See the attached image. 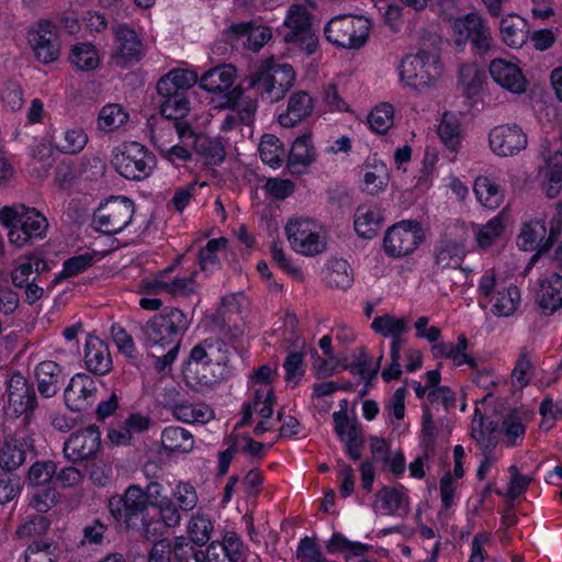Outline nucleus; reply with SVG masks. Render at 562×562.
Returning a JSON list of instances; mask_svg holds the SVG:
<instances>
[{"instance_id":"34","label":"nucleus","mask_w":562,"mask_h":562,"mask_svg":"<svg viewBox=\"0 0 562 562\" xmlns=\"http://www.w3.org/2000/svg\"><path fill=\"white\" fill-rule=\"evenodd\" d=\"M231 38L252 52L260 50L272 36L268 26L257 22H240L229 26Z\"/></svg>"},{"instance_id":"19","label":"nucleus","mask_w":562,"mask_h":562,"mask_svg":"<svg viewBox=\"0 0 562 562\" xmlns=\"http://www.w3.org/2000/svg\"><path fill=\"white\" fill-rule=\"evenodd\" d=\"M450 26L458 46H463L470 41L477 52L490 50L493 38L491 30L481 14L471 12L453 18L450 20Z\"/></svg>"},{"instance_id":"64","label":"nucleus","mask_w":562,"mask_h":562,"mask_svg":"<svg viewBox=\"0 0 562 562\" xmlns=\"http://www.w3.org/2000/svg\"><path fill=\"white\" fill-rule=\"evenodd\" d=\"M25 562H57V548L46 541H34L25 550Z\"/></svg>"},{"instance_id":"62","label":"nucleus","mask_w":562,"mask_h":562,"mask_svg":"<svg viewBox=\"0 0 562 562\" xmlns=\"http://www.w3.org/2000/svg\"><path fill=\"white\" fill-rule=\"evenodd\" d=\"M93 261V255L89 252L80 254L65 260L61 271L54 279V283L56 284L64 279L72 278L85 272L92 266Z\"/></svg>"},{"instance_id":"56","label":"nucleus","mask_w":562,"mask_h":562,"mask_svg":"<svg viewBox=\"0 0 562 562\" xmlns=\"http://www.w3.org/2000/svg\"><path fill=\"white\" fill-rule=\"evenodd\" d=\"M438 135L445 147L451 151H457L461 145V125L453 113H445L438 126Z\"/></svg>"},{"instance_id":"46","label":"nucleus","mask_w":562,"mask_h":562,"mask_svg":"<svg viewBox=\"0 0 562 562\" xmlns=\"http://www.w3.org/2000/svg\"><path fill=\"white\" fill-rule=\"evenodd\" d=\"M371 329L385 338H391V346L395 342L397 348L402 349L403 339L402 336L408 333L409 324L404 317H397L392 314H383L373 318L371 323Z\"/></svg>"},{"instance_id":"37","label":"nucleus","mask_w":562,"mask_h":562,"mask_svg":"<svg viewBox=\"0 0 562 562\" xmlns=\"http://www.w3.org/2000/svg\"><path fill=\"white\" fill-rule=\"evenodd\" d=\"M229 360L228 348L221 340H205L195 346L190 352L189 366H195V371L205 370L207 366H226Z\"/></svg>"},{"instance_id":"52","label":"nucleus","mask_w":562,"mask_h":562,"mask_svg":"<svg viewBox=\"0 0 562 562\" xmlns=\"http://www.w3.org/2000/svg\"><path fill=\"white\" fill-rule=\"evenodd\" d=\"M172 415L186 424H205L214 417L212 408L203 403H177L172 407Z\"/></svg>"},{"instance_id":"48","label":"nucleus","mask_w":562,"mask_h":562,"mask_svg":"<svg viewBox=\"0 0 562 562\" xmlns=\"http://www.w3.org/2000/svg\"><path fill=\"white\" fill-rule=\"evenodd\" d=\"M473 192L477 202L488 210H496L504 200L502 187L487 176H480L474 180Z\"/></svg>"},{"instance_id":"1","label":"nucleus","mask_w":562,"mask_h":562,"mask_svg":"<svg viewBox=\"0 0 562 562\" xmlns=\"http://www.w3.org/2000/svg\"><path fill=\"white\" fill-rule=\"evenodd\" d=\"M154 482L147 484L146 490L138 485L126 488L123 497L114 496L109 501V508L116 521L123 522L126 528L142 527L148 537L159 532V502L150 496V487Z\"/></svg>"},{"instance_id":"55","label":"nucleus","mask_w":562,"mask_h":562,"mask_svg":"<svg viewBox=\"0 0 562 562\" xmlns=\"http://www.w3.org/2000/svg\"><path fill=\"white\" fill-rule=\"evenodd\" d=\"M128 113L119 103L105 104L99 112L98 127L103 132H113L125 125Z\"/></svg>"},{"instance_id":"18","label":"nucleus","mask_w":562,"mask_h":562,"mask_svg":"<svg viewBox=\"0 0 562 562\" xmlns=\"http://www.w3.org/2000/svg\"><path fill=\"white\" fill-rule=\"evenodd\" d=\"M48 270L47 261L32 252L22 257L12 269L10 274L12 284L24 290L25 301L29 304L36 303L45 294L44 288L38 285L34 274L40 276Z\"/></svg>"},{"instance_id":"27","label":"nucleus","mask_w":562,"mask_h":562,"mask_svg":"<svg viewBox=\"0 0 562 562\" xmlns=\"http://www.w3.org/2000/svg\"><path fill=\"white\" fill-rule=\"evenodd\" d=\"M33 445L32 435L24 431L5 437L0 441V468L7 471L20 468L26 459V452L33 449Z\"/></svg>"},{"instance_id":"54","label":"nucleus","mask_w":562,"mask_h":562,"mask_svg":"<svg viewBox=\"0 0 562 562\" xmlns=\"http://www.w3.org/2000/svg\"><path fill=\"white\" fill-rule=\"evenodd\" d=\"M214 526L207 515L196 513L192 515L186 526L187 535L193 544L198 547L205 546L213 533Z\"/></svg>"},{"instance_id":"47","label":"nucleus","mask_w":562,"mask_h":562,"mask_svg":"<svg viewBox=\"0 0 562 562\" xmlns=\"http://www.w3.org/2000/svg\"><path fill=\"white\" fill-rule=\"evenodd\" d=\"M68 61L77 70L92 71L101 65L102 57L94 44L77 42L69 48Z\"/></svg>"},{"instance_id":"35","label":"nucleus","mask_w":562,"mask_h":562,"mask_svg":"<svg viewBox=\"0 0 562 562\" xmlns=\"http://www.w3.org/2000/svg\"><path fill=\"white\" fill-rule=\"evenodd\" d=\"M199 80V72L191 68H173L159 78L156 85L160 97L187 93Z\"/></svg>"},{"instance_id":"16","label":"nucleus","mask_w":562,"mask_h":562,"mask_svg":"<svg viewBox=\"0 0 562 562\" xmlns=\"http://www.w3.org/2000/svg\"><path fill=\"white\" fill-rule=\"evenodd\" d=\"M425 240V231L417 221H401L389 227L383 237V250L391 258L413 254Z\"/></svg>"},{"instance_id":"53","label":"nucleus","mask_w":562,"mask_h":562,"mask_svg":"<svg viewBox=\"0 0 562 562\" xmlns=\"http://www.w3.org/2000/svg\"><path fill=\"white\" fill-rule=\"evenodd\" d=\"M325 280L330 288L346 290L353 281V273L345 259L333 258L326 262Z\"/></svg>"},{"instance_id":"24","label":"nucleus","mask_w":562,"mask_h":562,"mask_svg":"<svg viewBox=\"0 0 562 562\" xmlns=\"http://www.w3.org/2000/svg\"><path fill=\"white\" fill-rule=\"evenodd\" d=\"M488 72L492 80L512 94H524L529 86L526 76L519 64L505 59L494 58L488 65Z\"/></svg>"},{"instance_id":"7","label":"nucleus","mask_w":562,"mask_h":562,"mask_svg":"<svg viewBox=\"0 0 562 562\" xmlns=\"http://www.w3.org/2000/svg\"><path fill=\"white\" fill-rule=\"evenodd\" d=\"M295 80L296 75L291 65L267 60L245 78V83L267 102L276 103L284 98Z\"/></svg>"},{"instance_id":"4","label":"nucleus","mask_w":562,"mask_h":562,"mask_svg":"<svg viewBox=\"0 0 562 562\" xmlns=\"http://www.w3.org/2000/svg\"><path fill=\"white\" fill-rule=\"evenodd\" d=\"M396 70L403 87L415 93H424L437 86L442 76L443 66L439 54L422 48L406 54Z\"/></svg>"},{"instance_id":"14","label":"nucleus","mask_w":562,"mask_h":562,"mask_svg":"<svg viewBox=\"0 0 562 562\" xmlns=\"http://www.w3.org/2000/svg\"><path fill=\"white\" fill-rule=\"evenodd\" d=\"M539 157L542 160L538 169L540 189L547 198L554 199L562 189V133L541 140Z\"/></svg>"},{"instance_id":"29","label":"nucleus","mask_w":562,"mask_h":562,"mask_svg":"<svg viewBox=\"0 0 562 562\" xmlns=\"http://www.w3.org/2000/svg\"><path fill=\"white\" fill-rule=\"evenodd\" d=\"M95 394V382L86 373H77L65 389L64 397L69 409L80 412L94 403Z\"/></svg>"},{"instance_id":"63","label":"nucleus","mask_w":562,"mask_h":562,"mask_svg":"<svg viewBox=\"0 0 562 562\" xmlns=\"http://www.w3.org/2000/svg\"><path fill=\"white\" fill-rule=\"evenodd\" d=\"M57 473V465L54 461H36L27 473V482L32 486H43L49 483Z\"/></svg>"},{"instance_id":"61","label":"nucleus","mask_w":562,"mask_h":562,"mask_svg":"<svg viewBox=\"0 0 562 562\" xmlns=\"http://www.w3.org/2000/svg\"><path fill=\"white\" fill-rule=\"evenodd\" d=\"M161 98L164 99V102L160 106V113L165 119L176 121L188 115L190 111V101L187 93Z\"/></svg>"},{"instance_id":"26","label":"nucleus","mask_w":562,"mask_h":562,"mask_svg":"<svg viewBox=\"0 0 562 562\" xmlns=\"http://www.w3.org/2000/svg\"><path fill=\"white\" fill-rule=\"evenodd\" d=\"M101 447L99 427L90 425L77 430L64 445V453L71 461H81L93 457Z\"/></svg>"},{"instance_id":"5","label":"nucleus","mask_w":562,"mask_h":562,"mask_svg":"<svg viewBox=\"0 0 562 562\" xmlns=\"http://www.w3.org/2000/svg\"><path fill=\"white\" fill-rule=\"evenodd\" d=\"M0 224L8 231L9 243L16 248L45 238L49 226L45 215L24 204L2 207Z\"/></svg>"},{"instance_id":"6","label":"nucleus","mask_w":562,"mask_h":562,"mask_svg":"<svg viewBox=\"0 0 562 562\" xmlns=\"http://www.w3.org/2000/svg\"><path fill=\"white\" fill-rule=\"evenodd\" d=\"M276 376V369L269 366L260 367L250 379V390L254 397L251 403L245 405L239 426L247 425L256 414L258 422L254 429L257 436L269 431L273 427L274 395L271 382Z\"/></svg>"},{"instance_id":"44","label":"nucleus","mask_w":562,"mask_h":562,"mask_svg":"<svg viewBox=\"0 0 562 562\" xmlns=\"http://www.w3.org/2000/svg\"><path fill=\"white\" fill-rule=\"evenodd\" d=\"M528 36L529 25L524 18L512 13L501 19L499 37L506 46L520 48L527 42Z\"/></svg>"},{"instance_id":"2","label":"nucleus","mask_w":562,"mask_h":562,"mask_svg":"<svg viewBox=\"0 0 562 562\" xmlns=\"http://www.w3.org/2000/svg\"><path fill=\"white\" fill-rule=\"evenodd\" d=\"M190 321L187 315L178 310H165L154 316L142 328L145 345L148 348L165 349L166 353L154 356L157 358V366L160 370L169 366L177 357L179 348V336L188 329Z\"/></svg>"},{"instance_id":"31","label":"nucleus","mask_w":562,"mask_h":562,"mask_svg":"<svg viewBox=\"0 0 562 562\" xmlns=\"http://www.w3.org/2000/svg\"><path fill=\"white\" fill-rule=\"evenodd\" d=\"M172 268L165 270L151 281H148L146 288L155 293L165 292L173 296H188L198 289L195 281L196 272L190 274L170 276Z\"/></svg>"},{"instance_id":"12","label":"nucleus","mask_w":562,"mask_h":562,"mask_svg":"<svg viewBox=\"0 0 562 562\" xmlns=\"http://www.w3.org/2000/svg\"><path fill=\"white\" fill-rule=\"evenodd\" d=\"M151 140L160 151L162 158L175 166L191 158V147L194 146V134L186 125L161 122L159 127L150 125Z\"/></svg>"},{"instance_id":"8","label":"nucleus","mask_w":562,"mask_h":562,"mask_svg":"<svg viewBox=\"0 0 562 562\" xmlns=\"http://www.w3.org/2000/svg\"><path fill=\"white\" fill-rule=\"evenodd\" d=\"M150 496L159 502V519L164 527L176 528L182 520L181 512L193 510L199 502L196 488L189 482L178 481L170 492V496L164 493L161 484L154 482L150 487Z\"/></svg>"},{"instance_id":"57","label":"nucleus","mask_w":562,"mask_h":562,"mask_svg":"<svg viewBox=\"0 0 562 562\" xmlns=\"http://www.w3.org/2000/svg\"><path fill=\"white\" fill-rule=\"evenodd\" d=\"M88 143V135L83 128L74 126L66 128L56 139V148L64 154H78Z\"/></svg>"},{"instance_id":"50","label":"nucleus","mask_w":562,"mask_h":562,"mask_svg":"<svg viewBox=\"0 0 562 562\" xmlns=\"http://www.w3.org/2000/svg\"><path fill=\"white\" fill-rule=\"evenodd\" d=\"M485 83V74L476 63L462 64L458 72V89L468 98L477 95Z\"/></svg>"},{"instance_id":"49","label":"nucleus","mask_w":562,"mask_h":562,"mask_svg":"<svg viewBox=\"0 0 562 562\" xmlns=\"http://www.w3.org/2000/svg\"><path fill=\"white\" fill-rule=\"evenodd\" d=\"M335 422V430L340 440L344 442L346 452L355 460L360 458L361 440L355 425L349 420L344 412H335L333 415Z\"/></svg>"},{"instance_id":"38","label":"nucleus","mask_w":562,"mask_h":562,"mask_svg":"<svg viewBox=\"0 0 562 562\" xmlns=\"http://www.w3.org/2000/svg\"><path fill=\"white\" fill-rule=\"evenodd\" d=\"M389 182L390 171L386 164L375 156L369 157L361 170V190L375 195L385 191Z\"/></svg>"},{"instance_id":"51","label":"nucleus","mask_w":562,"mask_h":562,"mask_svg":"<svg viewBox=\"0 0 562 562\" xmlns=\"http://www.w3.org/2000/svg\"><path fill=\"white\" fill-rule=\"evenodd\" d=\"M161 445L169 452L189 453L194 448V439L189 430L180 426H169L161 432Z\"/></svg>"},{"instance_id":"13","label":"nucleus","mask_w":562,"mask_h":562,"mask_svg":"<svg viewBox=\"0 0 562 562\" xmlns=\"http://www.w3.org/2000/svg\"><path fill=\"white\" fill-rule=\"evenodd\" d=\"M371 22L363 15L339 14L324 26L325 38L341 48L359 49L369 37Z\"/></svg>"},{"instance_id":"36","label":"nucleus","mask_w":562,"mask_h":562,"mask_svg":"<svg viewBox=\"0 0 562 562\" xmlns=\"http://www.w3.org/2000/svg\"><path fill=\"white\" fill-rule=\"evenodd\" d=\"M315 108V100L305 90H297L291 93L288 99L286 109L278 115V123L282 127H293L308 117Z\"/></svg>"},{"instance_id":"59","label":"nucleus","mask_w":562,"mask_h":562,"mask_svg":"<svg viewBox=\"0 0 562 562\" xmlns=\"http://www.w3.org/2000/svg\"><path fill=\"white\" fill-rule=\"evenodd\" d=\"M394 115V106L391 103L382 102L371 110L367 120L373 132L384 134L393 126Z\"/></svg>"},{"instance_id":"25","label":"nucleus","mask_w":562,"mask_h":562,"mask_svg":"<svg viewBox=\"0 0 562 562\" xmlns=\"http://www.w3.org/2000/svg\"><path fill=\"white\" fill-rule=\"evenodd\" d=\"M462 226L454 227L447 232L438 241L435 248V263L440 269L459 268L467 255L465 237L459 234Z\"/></svg>"},{"instance_id":"43","label":"nucleus","mask_w":562,"mask_h":562,"mask_svg":"<svg viewBox=\"0 0 562 562\" xmlns=\"http://www.w3.org/2000/svg\"><path fill=\"white\" fill-rule=\"evenodd\" d=\"M317 153L311 135H302L295 138L288 157V166L293 173H303L315 162Z\"/></svg>"},{"instance_id":"39","label":"nucleus","mask_w":562,"mask_h":562,"mask_svg":"<svg viewBox=\"0 0 562 562\" xmlns=\"http://www.w3.org/2000/svg\"><path fill=\"white\" fill-rule=\"evenodd\" d=\"M408 495L404 486H385L378 491L373 508L383 515L401 516L408 510Z\"/></svg>"},{"instance_id":"60","label":"nucleus","mask_w":562,"mask_h":562,"mask_svg":"<svg viewBox=\"0 0 562 562\" xmlns=\"http://www.w3.org/2000/svg\"><path fill=\"white\" fill-rule=\"evenodd\" d=\"M259 154L265 164L277 169L283 161L284 148L278 137L271 134H266L262 136L259 144Z\"/></svg>"},{"instance_id":"40","label":"nucleus","mask_w":562,"mask_h":562,"mask_svg":"<svg viewBox=\"0 0 562 562\" xmlns=\"http://www.w3.org/2000/svg\"><path fill=\"white\" fill-rule=\"evenodd\" d=\"M468 339L464 335L458 336L456 342L440 341L431 347L435 358L451 360L453 366H468L470 369H477V361L468 352Z\"/></svg>"},{"instance_id":"28","label":"nucleus","mask_w":562,"mask_h":562,"mask_svg":"<svg viewBox=\"0 0 562 562\" xmlns=\"http://www.w3.org/2000/svg\"><path fill=\"white\" fill-rule=\"evenodd\" d=\"M509 225V214L502 210L484 224H472V232L476 246L482 250H488L505 240Z\"/></svg>"},{"instance_id":"21","label":"nucleus","mask_w":562,"mask_h":562,"mask_svg":"<svg viewBox=\"0 0 562 562\" xmlns=\"http://www.w3.org/2000/svg\"><path fill=\"white\" fill-rule=\"evenodd\" d=\"M27 42L37 61L48 65L60 56V42L56 24L42 20L27 32Z\"/></svg>"},{"instance_id":"45","label":"nucleus","mask_w":562,"mask_h":562,"mask_svg":"<svg viewBox=\"0 0 562 562\" xmlns=\"http://www.w3.org/2000/svg\"><path fill=\"white\" fill-rule=\"evenodd\" d=\"M384 221L382 210L376 204H363L356 209L353 226L363 238L374 237Z\"/></svg>"},{"instance_id":"17","label":"nucleus","mask_w":562,"mask_h":562,"mask_svg":"<svg viewBox=\"0 0 562 562\" xmlns=\"http://www.w3.org/2000/svg\"><path fill=\"white\" fill-rule=\"evenodd\" d=\"M134 211L132 200L123 196L112 198L94 211L92 224L97 231L104 234H119L132 223Z\"/></svg>"},{"instance_id":"58","label":"nucleus","mask_w":562,"mask_h":562,"mask_svg":"<svg viewBox=\"0 0 562 562\" xmlns=\"http://www.w3.org/2000/svg\"><path fill=\"white\" fill-rule=\"evenodd\" d=\"M194 147L206 165H217L225 158L223 145L204 135H194Z\"/></svg>"},{"instance_id":"23","label":"nucleus","mask_w":562,"mask_h":562,"mask_svg":"<svg viewBox=\"0 0 562 562\" xmlns=\"http://www.w3.org/2000/svg\"><path fill=\"white\" fill-rule=\"evenodd\" d=\"M113 34L112 61L121 68L138 63L143 56L144 47L135 30L126 23H121L113 27Z\"/></svg>"},{"instance_id":"10","label":"nucleus","mask_w":562,"mask_h":562,"mask_svg":"<svg viewBox=\"0 0 562 562\" xmlns=\"http://www.w3.org/2000/svg\"><path fill=\"white\" fill-rule=\"evenodd\" d=\"M312 2H296L290 5L283 20L286 27L284 42L289 50H299L311 56L318 48V37L312 30Z\"/></svg>"},{"instance_id":"41","label":"nucleus","mask_w":562,"mask_h":562,"mask_svg":"<svg viewBox=\"0 0 562 562\" xmlns=\"http://www.w3.org/2000/svg\"><path fill=\"white\" fill-rule=\"evenodd\" d=\"M37 391L43 397L49 398L57 394L64 380V370L53 360H44L34 368Z\"/></svg>"},{"instance_id":"30","label":"nucleus","mask_w":562,"mask_h":562,"mask_svg":"<svg viewBox=\"0 0 562 562\" xmlns=\"http://www.w3.org/2000/svg\"><path fill=\"white\" fill-rule=\"evenodd\" d=\"M530 420L531 416L527 411L513 409L502 418L495 428V434L508 448L520 446Z\"/></svg>"},{"instance_id":"22","label":"nucleus","mask_w":562,"mask_h":562,"mask_svg":"<svg viewBox=\"0 0 562 562\" xmlns=\"http://www.w3.org/2000/svg\"><path fill=\"white\" fill-rule=\"evenodd\" d=\"M237 77L235 67L222 65L210 69L199 77L200 87L209 93L217 94L218 100L212 99L215 108L226 109L234 105L232 87Z\"/></svg>"},{"instance_id":"9","label":"nucleus","mask_w":562,"mask_h":562,"mask_svg":"<svg viewBox=\"0 0 562 562\" xmlns=\"http://www.w3.org/2000/svg\"><path fill=\"white\" fill-rule=\"evenodd\" d=\"M291 249L304 257H315L327 250V231L318 221L306 216H292L284 226Z\"/></svg>"},{"instance_id":"11","label":"nucleus","mask_w":562,"mask_h":562,"mask_svg":"<svg viewBox=\"0 0 562 562\" xmlns=\"http://www.w3.org/2000/svg\"><path fill=\"white\" fill-rule=\"evenodd\" d=\"M562 232L561 210H557L550 218L549 228L544 216H529L521 221L516 236V245L521 251H547Z\"/></svg>"},{"instance_id":"3","label":"nucleus","mask_w":562,"mask_h":562,"mask_svg":"<svg viewBox=\"0 0 562 562\" xmlns=\"http://www.w3.org/2000/svg\"><path fill=\"white\" fill-rule=\"evenodd\" d=\"M479 306L495 317H510L521 303L519 288L503 279L494 269L482 272L476 285Z\"/></svg>"},{"instance_id":"42","label":"nucleus","mask_w":562,"mask_h":562,"mask_svg":"<svg viewBox=\"0 0 562 562\" xmlns=\"http://www.w3.org/2000/svg\"><path fill=\"white\" fill-rule=\"evenodd\" d=\"M85 363L94 374H106L112 368V359L106 344L95 336H88L85 344Z\"/></svg>"},{"instance_id":"15","label":"nucleus","mask_w":562,"mask_h":562,"mask_svg":"<svg viewBox=\"0 0 562 562\" xmlns=\"http://www.w3.org/2000/svg\"><path fill=\"white\" fill-rule=\"evenodd\" d=\"M111 164L122 177L139 181L151 173L156 159L142 144L130 142L114 148Z\"/></svg>"},{"instance_id":"33","label":"nucleus","mask_w":562,"mask_h":562,"mask_svg":"<svg viewBox=\"0 0 562 562\" xmlns=\"http://www.w3.org/2000/svg\"><path fill=\"white\" fill-rule=\"evenodd\" d=\"M36 404L35 394L31 391L26 379L20 374H12L8 382V411L21 416L31 413Z\"/></svg>"},{"instance_id":"32","label":"nucleus","mask_w":562,"mask_h":562,"mask_svg":"<svg viewBox=\"0 0 562 562\" xmlns=\"http://www.w3.org/2000/svg\"><path fill=\"white\" fill-rule=\"evenodd\" d=\"M536 304L543 315H552L562 307V276L551 272L539 279Z\"/></svg>"},{"instance_id":"20","label":"nucleus","mask_w":562,"mask_h":562,"mask_svg":"<svg viewBox=\"0 0 562 562\" xmlns=\"http://www.w3.org/2000/svg\"><path fill=\"white\" fill-rule=\"evenodd\" d=\"M528 134L517 123H503L492 127L487 134L488 148L499 158L518 156L528 147Z\"/></svg>"}]
</instances>
